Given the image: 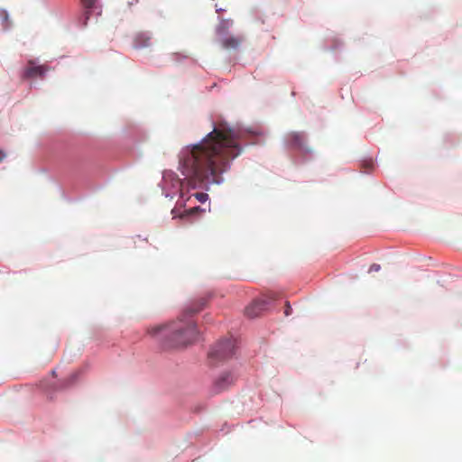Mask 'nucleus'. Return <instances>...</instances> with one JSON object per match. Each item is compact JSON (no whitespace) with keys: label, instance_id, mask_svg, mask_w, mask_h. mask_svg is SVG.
<instances>
[{"label":"nucleus","instance_id":"f257e3e1","mask_svg":"<svg viewBox=\"0 0 462 462\" xmlns=\"http://www.w3.org/2000/svg\"><path fill=\"white\" fill-rule=\"evenodd\" d=\"M251 132L219 122L199 143L184 147L179 154L180 168L189 185L208 188L223 181L222 174L244 151Z\"/></svg>","mask_w":462,"mask_h":462},{"label":"nucleus","instance_id":"f03ea898","mask_svg":"<svg viewBox=\"0 0 462 462\" xmlns=\"http://www.w3.org/2000/svg\"><path fill=\"white\" fill-rule=\"evenodd\" d=\"M207 304L205 298H199L185 307L179 319L168 325H161L148 329L152 336H159L164 348H176L194 342L199 335L191 316L203 310Z\"/></svg>","mask_w":462,"mask_h":462},{"label":"nucleus","instance_id":"7ed1b4c3","mask_svg":"<svg viewBox=\"0 0 462 462\" xmlns=\"http://www.w3.org/2000/svg\"><path fill=\"white\" fill-rule=\"evenodd\" d=\"M235 352L236 340L228 338L217 342L208 352V358L213 365H217L232 357Z\"/></svg>","mask_w":462,"mask_h":462},{"label":"nucleus","instance_id":"20e7f679","mask_svg":"<svg viewBox=\"0 0 462 462\" xmlns=\"http://www.w3.org/2000/svg\"><path fill=\"white\" fill-rule=\"evenodd\" d=\"M234 383V374L230 372H224L215 379L212 385V392L215 394H218L227 390Z\"/></svg>","mask_w":462,"mask_h":462},{"label":"nucleus","instance_id":"39448f33","mask_svg":"<svg viewBox=\"0 0 462 462\" xmlns=\"http://www.w3.org/2000/svg\"><path fill=\"white\" fill-rule=\"evenodd\" d=\"M271 300L272 299L266 296L254 300L249 306L245 308V315L249 318H255L259 316L263 310L267 309Z\"/></svg>","mask_w":462,"mask_h":462},{"label":"nucleus","instance_id":"423d86ee","mask_svg":"<svg viewBox=\"0 0 462 462\" xmlns=\"http://www.w3.org/2000/svg\"><path fill=\"white\" fill-rule=\"evenodd\" d=\"M287 142L291 148L302 152H310L311 150L306 146V136L303 132H291L287 135Z\"/></svg>","mask_w":462,"mask_h":462},{"label":"nucleus","instance_id":"0eeeda50","mask_svg":"<svg viewBox=\"0 0 462 462\" xmlns=\"http://www.w3.org/2000/svg\"><path fill=\"white\" fill-rule=\"evenodd\" d=\"M79 375V373H74V374H70L67 379H64V380L59 382V383L57 385H55V386L46 385V386H43V388L48 393L51 394L56 391L65 389V388L69 387V385L73 384L77 381Z\"/></svg>","mask_w":462,"mask_h":462},{"label":"nucleus","instance_id":"6e6552de","mask_svg":"<svg viewBox=\"0 0 462 462\" xmlns=\"http://www.w3.org/2000/svg\"><path fill=\"white\" fill-rule=\"evenodd\" d=\"M46 71L47 68L45 66H35L33 60H29L28 67L24 70V77L28 79L42 78Z\"/></svg>","mask_w":462,"mask_h":462},{"label":"nucleus","instance_id":"1a4fd4ad","mask_svg":"<svg viewBox=\"0 0 462 462\" xmlns=\"http://www.w3.org/2000/svg\"><path fill=\"white\" fill-rule=\"evenodd\" d=\"M244 42V38L242 36H228L223 38L221 40V45L224 49L226 50H236L240 44Z\"/></svg>","mask_w":462,"mask_h":462},{"label":"nucleus","instance_id":"9d476101","mask_svg":"<svg viewBox=\"0 0 462 462\" xmlns=\"http://www.w3.org/2000/svg\"><path fill=\"white\" fill-rule=\"evenodd\" d=\"M95 12L97 15H100L102 12L101 7L95 5V0H88V18Z\"/></svg>","mask_w":462,"mask_h":462},{"label":"nucleus","instance_id":"9b49d317","mask_svg":"<svg viewBox=\"0 0 462 462\" xmlns=\"http://www.w3.org/2000/svg\"><path fill=\"white\" fill-rule=\"evenodd\" d=\"M229 23L227 21H223L221 24L217 27V32L218 35H222L228 29Z\"/></svg>","mask_w":462,"mask_h":462},{"label":"nucleus","instance_id":"f8f14e48","mask_svg":"<svg viewBox=\"0 0 462 462\" xmlns=\"http://www.w3.org/2000/svg\"><path fill=\"white\" fill-rule=\"evenodd\" d=\"M193 196L200 203H204L208 199V195L207 193H203V192H197Z\"/></svg>","mask_w":462,"mask_h":462},{"label":"nucleus","instance_id":"ddd939ff","mask_svg":"<svg viewBox=\"0 0 462 462\" xmlns=\"http://www.w3.org/2000/svg\"><path fill=\"white\" fill-rule=\"evenodd\" d=\"M199 211H203V209L200 208V207H193L188 210H185V213L183 215H181V217H184V216H190V215H193Z\"/></svg>","mask_w":462,"mask_h":462},{"label":"nucleus","instance_id":"4468645a","mask_svg":"<svg viewBox=\"0 0 462 462\" xmlns=\"http://www.w3.org/2000/svg\"><path fill=\"white\" fill-rule=\"evenodd\" d=\"M381 270V266L377 263H373L369 268V273L379 272Z\"/></svg>","mask_w":462,"mask_h":462},{"label":"nucleus","instance_id":"2eb2a0df","mask_svg":"<svg viewBox=\"0 0 462 462\" xmlns=\"http://www.w3.org/2000/svg\"><path fill=\"white\" fill-rule=\"evenodd\" d=\"M291 310H292V309H291L290 303L287 301L286 304H285V310H284L285 316L291 315Z\"/></svg>","mask_w":462,"mask_h":462},{"label":"nucleus","instance_id":"dca6fc26","mask_svg":"<svg viewBox=\"0 0 462 462\" xmlns=\"http://www.w3.org/2000/svg\"><path fill=\"white\" fill-rule=\"evenodd\" d=\"M1 15H2V18H3L4 22L7 21L8 15H7V14L5 12H3L1 14Z\"/></svg>","mask_w":462,"mask_h":462},{"label":"nucleus","instance_id":"f3484780","mask_svg":"<svg viewBox=\"0 0 462 462\" xmlns=\"http://www.w3.org/2000/svg\"><path fill=\"white\" fill-rule=\"evenodd\" d=\"M80 1H81L83 8L85 9L87 7V1L86 0H80Z\"/></svg>","mask_w":462,"mask_h":462},{"label":"nucleus","instance_id":"a211bd4d","mask_svg":"<svg viewBox=\"0 0 462 462\" xmlns=\"http://www.w3.org/2000/svg\"><path fill=\"white\" fill-rule=\"evenodd\" d=\"M177 181H178V183H179V185H180V186H181V185H182V183H181L179 180H178Z\"/></svg>","mask_w":462,"mask_h":462},{"label":"nucleus","instance_id":"6ab92c4d","mask_svg":"<svg viewBox=\"0 0 462 462\" xmlns=\"http://www.w3.org/2000/svg\"><path fill=\"white\" fill-rule=\"evenodd\" d=\"M368 165H369L370 167H372V166H373V162H369V163H368Z\"/></svg>","mask_w":462,"mask_h":462},{"label":"nucleus","instance_id":"aec40b11","mask_svg":"<svg viewBox=\"0 0 462 462\" xmlns=\"http://www.w3.org/2000/svg\"><path fill=\"white\" fill-rule=\"evenodd\" d=\"M3 156L0 154V160H2Z\"/></svg>","mask_w":462,"mask_h":462}]
</instances>
